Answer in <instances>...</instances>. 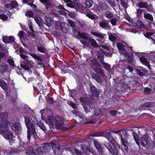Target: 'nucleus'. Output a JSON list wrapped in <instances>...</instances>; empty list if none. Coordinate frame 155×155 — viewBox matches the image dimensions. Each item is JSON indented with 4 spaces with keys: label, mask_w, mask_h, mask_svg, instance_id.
I'll return each mask as SVG.
<instances>
[{
    "label": "nucleus",
    "mask_w": 155,
    "mask_h": 155,
    "mask_svg": "<svg viewBox=\"0 0 155 155\" xmlns=\"http://www.w3.org/2000/svg\"><path fill=\"white\" fill-rule=\"evenodd\" d=\"M104 137H105L110 141L107 143L104 144V146L113 155H117L118 150L116 148V146L119 147L117 143L115 141L112 137L110 132H107L104 134Z\"/></svg>",
    "instance_id": "1"
},
{
    "label": "nucleus",
    "mask_w": 155,
    "mask_h": 155,
    "mask_svg": "<svg viewBox=\"0 0 155 155\" xmlns=\"http://www.w3.org/2000/svg\"><path fill=\"white\" fill-rule=\"evenodd\" d=\"M47 120L49 123L50 129L48 130L49 134L53 132L55 128L62 125L64 123L62 118L58 116L55 117L53 116H49L47 118Z\"/></svg>",
    "instance_id": "2"
},
{
    "label": "nucleus",
    "mask_w": 155,
    "mask_h": 155,
    "mask_svg": "<svg viewBox=\"0 0 155 155\" xmlns=\"http://www.w3.org/2000/svg\"><path fill=\"white\" fill-rule=\"evenodd\" d=\"M94 100L92 97H82L80 98L79 100L82 103V105L86 113L92 112L94 111V108L93 105Z\"/></svg>",
    "instance_id": "3"
},
{
    "label": "nucleus",
    "mask_w": 155,
    "mask_h": 155,
    "mask_svg": "<svg viewBox=\"0 0 155 155\" xmlns=\"http://www.w3.org/2000/svg\"><path fill=\"white\" fill-rule=\"evenodd\" d=\"M8 115L6 112H4L0 114V131L3 134L9 128L10 124L8 121L5 120Z\"/></svg>",
    "instance_id": "4"
},
{
    "label": "nucleus",
    "mask_w": 155,
    "mask_h": 155,
    "mask_svg": "<svg viewBox=\"0 0 155 155\" xmlns=\"http://www.w3.org/2000/svg\"><path fill=\"white\" fill-rule=\"evenodd\" d=\"M96 73L94 74L92 76V78L99 83H102L103 80L101 77L104 78L105 76L104 71V70L100 67L94 71Z\"/></svg>",
    "instance_id": "5"
},
{
    "label": "nucleus",
    "mask_w": 155,
    "mask_h": 155,
    "mask_svg": "<svg viewBox=\"0 0 155 155\" xmlns=\"http://www.w3.org/2000/svg\"><path fill=\"white\" fill-rule=\"evenodd\" d=\"M110 132L118 134L120 138L122 144L124 146L125 150L127 151V147L128 145L127 141L124 135V131L120 130L117 131H110Z\"/></svg>",
    "instance_id": "6"
},
{
    "label": "nucleus",
    "mask_w": 155,
    "mask_h": 155,
    "mask_svg": "<svg viewBox=\"0 0 155 155\" xmlns=\"http://www.w3.org/2000/svg\"><path fill=\"white\" fill-rule=\"evenodd\" d=\"M51 149V146L50 143H45L43 144L41 146L37 149L38 152L37 154H40L43 153H46L49 151Z\"/></svg>",
    "instance_id": "7"
},
{
    "label": "nucleus",
    "mask_w": 155,
    "mask_h": 155,
    "mask_svg": "<svg viewBox=\"0 0 155 155\" xmlns=\"http://www.w3.org/2000/svg\"><path fill=\"white\" fill-rule=\"evenodd\" d=\"M137 5L139 8H145L148 12H151L153 10V6L151 4L148 5L147 2H140Z\"/></svg>",
    "instance_id": "8"
},
{
    "label": "nucleus",
    "mask_w": 155,
    "mask_h": 155,
    "mask_svg": "<svg viewBox=\"0 0 155 155\" xmlns=\"http://www.w3.org/2000/svg\"><path fill=\"white\" fill-rule=\"evenodd\" d=\"M11 127L12 130L16 132L19 133L21 131V127L20 123L16 121L13 122L11 123Z\"/></svg>",
    "instance_id": "9"
},
{
    "label": "nucleus",
    "mask_w": 155,
    "mask_h": 155,
    "mask_svg": "<svg viewBox=\"0 0 155 155\" xmlns=\"http://www.w3.org/2000/svg\"><path fill=\"white\" fill-rule=\"evenodd\" d=\"M50 144L55 153L58 154L60 152L61 148L58 143H54L52 141L50 142Z\"/></svg>",
    "instance_id": "10"
},
{
    "label": "nucleus",
    "mask_w": 155,
    "mask_h": 155,
    "mask_svg": "<svg viewBox=\"0 0 155 155\" xmlns=\"http://www.w3.org/2000/svg\"><path fill=\"white\" fill-rule=\"evenodd\" d=\"M91 34L92 35L100 38V39L98 41L100 44H102L104 42V35L103 34L97 32L93 31H91Z\"/></svg>",
    "instance_id": "11"
},
{
    "label": "nucleus",
    "mask_w": 155,
    "mask_h": 155,
    "mask_svg": "<svg viewBox=\"0 0 155 155\" xmlns=\"http://www.w3.org/2000/svg\"><path fill=\"white\" fill-rule=\"evenodd\" d=\"M117 47L120 52L124 54H126L127 53V51L126 49L127 48L125 45H123L121 43H117Z\"/></svg>",
    "instance_id": "12"
},
{
    "label": "nucleus",
    "mask_w": 155,
    "mask_h": 155,
    "mask_svg": "<svg viewBox=\"0 0 155 155\" xmlns=\"http://www.w3.org/2000/svg\"><path fill=\"white\" fill-rule=\"evenodd\" d=\"M25 147V145L23 146L25 147V150L26 151V153L28 154H30L32 153L33 152L35 154H37V153L38 152L37 149L35 150H33V148L29 146Z\"/></svg>",
    "instance_id": "13"
},
{
    "label": "nucleus",
    "mask_w": 155,
    "mask_h": 155,
    "mask_svg": "<svg viewBox=\"0 0 155 155\" xmlns=\"http://www.w3.org/2000/svg\"><path fill=\"white\" fill-rule=\"evenodd\" d=\"M90 64L91 68L94 71L99 67V64L98 62L97 61L94 59L91 60V61Z\"/></svg>",
    "instance_id": "14"
},
{
    "label": "nucleus",
    "mask_w": 155,
    "mask_h": 155,
    "mask_svg": "<svg viewBox=\"0 0 155 155\" xmlns=\"http://www.w3.org/2000/svg\"><path fill=\"white\" fill-rule=\"evenodd\" d=\"M8 70V68L7 64L4 62L0 65V71L2 73L6 72Z\"/></svg>",
    "instance_id": "15"
},
{
    "label": "nucleus",
    "mask_w": 155,
    "mask_h": 155,
    "mask_svg": "<svg viewBox=\"0 0 155 155\" xmlns=\"http://www.w3.org/2000/svg\"><path fill=\"white\" fill-rule=\"evenodd\" d=\"M15 38L12 36H5L3 38V40L5 43H12L15 41Z\"/></svg>",
    "instance_id": "16"
},
{
    "label": "nucleus",
    "mask_w": 155,
    "mask_h": 155,
    "mask_svg": "<svg viewBox=\"0 0 155 155\" xmlns=\"http://www.w3.org/2000/svg\"><path fill=\"white\" fill-rule=\"evenodd\" d=\"M143 17L145 19L148 20L150 22H152L153 21V18L152 15L147 12L145 11L144 12Z\"/></svg>",
    "instance_id": "17"
},
{
    "label": "nucleus",
    "mask_w": 155,
    "mask_h": 155,
    "mask_svg": "<svg viewBox=\"0 0 155 155\" xmlns=\"http://www.w3.org/2000/svg\"><path fill=\"white\" fill-rule=\"evenodd\" d=\"M93 143L96 148L101 154L103 150V148L101 146L100 143L97 141L94 140L93 141Z\"/></svg>",
    "instance_id": "18"
},
{
    "label": "nucleus",
    "mask_w": 155,
    "mask_h": 155,
    "mask_svg": "<svg viewBox=\"0 0 155 155\" xmlns=\"http://www.w3.org/2000/svg\"><path fill=\"white\" fill-rule=\"evenodd\" d=\"M3 134L4 138L9 140L12 139L13 135V133L9 130H7L5 132V134L4 133Z\"/></svg>",
    "instance_id": "19"
},
{
    "label": "nucleus",
    "mask_w": 155,
    "mask_h": 155,
    "mask_svg": "<svg viewBox=\"0 0 155 155\" xmlns=\"http://www.w3.org/2000/svg\"><path fill=\"white\" fill-rule=\"evenodd\" d=\"M148 138L147 136L144 135L143 137H141L140 140L141 145L143 147H146L147 144V142L148 141Z\"/></svg>",
    "instance_id": "20"
},
{
    "label": "nucleus",
    "mask_w": 155,
    "mask_h": 155,
    "mask_svg": "<svg viewBox=\"0 0 155 155\" xmlns=\"http://www.w3.org/2000/svg\"><path fill=\"white\" fill-rule=\"evenodd\" d=\"M104 54H105L106 56L107 55L103 50L102 51H97V57L101 62L104 61Z\"/></svg>",
    "instance_id": "21"
},
{
    "label": "nucleus",
    "mask_w": 155,
    "mask_h": 155,
    "mask_svg": "<svg viewBox=\"0 0 155 155\" xmlns=\"http://www.w3.org/2000/svg\"><path fill=\"white\" fill-rule=\"evenodd\" d=\"M91 92L93 96H95L96 97L98 95L99 92V91L93 85H91L90 88Z\"/></svg>",
    "instance_id": "22"
},
{
    "label": "nucleus",
    "mask_w": 155,
    "mask_h": 155,
    "mask_svg": "<svg viewBox=\"0 0 155 155\" xmlns=\"http://www.w3.org/2000/svg\"><path fill=\"white\" fill-rule=\"evenodd\" d=\"M78 36L81 38L88 40L89 39V35L86 32H81L78 31Z\"/></svg>",
    "instance_id": "23"
},
{
    "label": "nucleus",
    "mask_w": 155,
    "mask_h": 155,
    "mask_svg": "<svg viewBox=\"0 0 155 155\" xmlns=\"http://www.w3.org/2000/svg\"><path fill=\"white\" fill-rule=\"evenodd\" d=\"M139 60L142 64L147 66L149 69L150 68V65L149 62L144 57H141L139 58Z\"/></svg>",
    "instance_id": "24"
},
{
    "label": "nucleus",
    "mask_w": 155,
    "mask_h": 155,
    "mask_svg": "<svg viewBox=\"0 0 155 155\" xmlns=\"http://www.w3.org/2000/svg\"><path fill=\"white\" fill-rule=\"evenodd\" d=\"M99 25L100 27L105 29H110V26L107 22L104 21L100 22Z\"/></svg>",
    "instance_id": "25"
},
{
    "label": "nucleus",
    "mask_w": 155,
    "mask_h": 155,
    "mask_svg": "<svg viewBox=\"0 0 155 155\" xmlns=\"http://www.w3.org/2000/svg\"><path fill=\"white\" fill-rule=\"evenodd\" d=\"M28 129V131L30 132L31 134L35 135L36 134V132L34 124L32 123L31 124L27 127Z\"/></svg>",
    "instance_id": "26"
},
{
    "label": "nucleus",
    "mask_w": 155,
    "mask_h": 155,
    "mask_svg": "<svg viewBox=\"0 0 155 155\" xmlns=\"http://www.w3.org/2000/svg\"><path fill=\"white\" fill-rule=\"evenodd\" d=\"M40 1L45 6L47 9L50 8L51 7L52 4L49 0H40Z\"/></svg>",
    "instance_id": "27"
},
{
    "label": "nucleus",
    "mask_w": 155,
    "mask_h": 155,
    "mask_svg": "<svg viewBox=\"0 0 155 155\" xmlns=\"http://www.w3.org/2000/svg\"><path fill=\"white\" fill-rule=\"evenodd\" d=\"M68 150L71 153H72V155H75L74 153V152H75L77 155H84L83 153L77 148H74L73 150L69 149Z\"/></svg>",
    "instance_id": "28"
},
{
    "label": "nucleus",
    "mask_w": 155,
    "mask_h": 155,
    "mask_svg": "<svg viewBox=\"0 0 155 155\" xmlns=\"http://www.w3.org/2000/svg\"><path fill=\"white\" fill-rule=\"evenodd\" d=\"M88 41L92 47L94 48H97L99 47L98 44L94 39L89 38Z\"/></svg>",
    "instance_id": "29"
},
{
    "label": "nucleus",
    "mask_w": 155,
    "mask_h": 155,
    "mask_svg": "<svg viewBox=\"0 0 155 155\" xmlns=\"http://www.w3.org/2000/svg\"><path fill=\"white\" fill-rule=\"evenodd\" d=\"M45 23L48 26H51L53 23V20L51 17H46Z\"/></svg>",
    "instance_id": "30"
},
{
    "label": "nucleus",
    "mask_w": 155,
    "mask_h": 155,
    "mask_svg": "<svg viewBox=\"0 0 155 155\" xmlns=\"http://www.w3.org/2000/svg\"><path fill=\"white\" fill-rule=\"evenodd\" d=\"M109 36V39L112 41H115L117 39V36L115 33H108Z\"/></svg>",
    "instance_id": "31"
},
{
    "label": "nucleus",
    "mask_w": 155,
    "mask_h": 155,
    "mask_svg": "<svg viewBox=\"0 0 155 155\" xmlns=\"http://www.w3.org/2000/svg\"><path fill=\"white\" fill-rule=\"evenodd\" d=\"M101 63L103 65L102 67L106 70L109 71L110 70L111 66L109 64L104 62V61H102Z\"/></svg>",
    "instance_id": "32"
},
{
    "label": "nucleus",
    "mask_w": 155,
    "mask_h": 155,
    "mask_svg": "<svg viewBox=\"0 0 155 155\" xmlns=\"http://www.w3.org/2000/svg\"><path fill=\"white\" fill-rule=\"evenodd\" d=\"M34 19L38 26L40 27L42 26L43 25V20L42 19L39 17H36L34 18Z\"/></svg>",
    "instance_id": "33"
},
{
    "label": "nucleus",
    "mask_w": 155,
    "mask_h": 155,
    "mask_svg": "<svg viewBox=\"0 0 155 155\" xmlns=\"http://www.w3.org/2000/svg\"><path fill=\"white\" fill-rule=\"evenodd\" d=\"M155 106V102H147L143 104L141 106L142 108L146 107H150Z\"/></svg>",
    "instance_id": "34"
},
{
    "label": "nucleus",
    "mask_w": 155,
    "mask_h": 155,
    "mask_svg": "<svg viewBox=\"0 0 155 155\" xmlns=\"http://www.w3.org/2000/svg\"><path fill=\"white\" fill-rule=\"evenodd\" d=\"M0 86L5 91L8 89V86L7 84L3 80H0Z\"/></svg>",
    "instance_id": "35"
},
{
    "label": "nucleus",
    "mask_w": 155,
    "mask_h": 155,
    "mask_svg": "<svg viewBox=\"0 0 155 155\" xmlns=\"http://www.w3.org/2000/svg\"><path fill=\"white\" fill-rule=\"evenodd\" d=\"M67 25V24L64 23H61V29L64 32L66 33L68 31V28H66Z\"/></svg>",
    "instance_id": "36"
},
{
    "label": "nucleus",
    "mask_w": 155,
    "mask_h": 155,
    "mask_svg": "<svg viewBox=\"0 0 155 155\" xmlns=\"http://www.w3.org/2000/svg\"><path fill=\"white\" fill-rule=\"evenodd\" d=\"M104 16L109 19L112 18L114 16L113 14L111 12L108 11H107L104 12Z\"/></svg>",
    "instance_id": "37"
},
{
    "label": "nucleus",
    "mask_w": 155,
    "mask_h": 155,
    "mask_svg": "<svg viewBox=\"0 0 155 155\" xmlns=\"http://www.w3.org/2000/svg\"><path fill=\"white\" fill-rule=\"evenodd\" d=\"M104 134L103 133L101 132H98L95 133L91 135L89 137L90 138H92L93 137L96 136V137H101L104 136Z\"/></svg>",
    "instance_id": "38"
},
{
    "label": "nucleus",
    "mask_w": 155,
    "mask_h": 155,
    "mask_svg": "<svg viewBox=\"0 0 155 155\" xmlns=\"http://www.w3.org/2000/svg\"><path fill=\"white\" fill-rule=\"evenodd\" d=\"M136 14L137 17H140L142 15L143 11L145 12V10L144 9H141L140 8L136 9Z\"/></svg>",
    "instance_id": "39"
},
{
    "label": "nucleus",
    "mask_w": 155,
    "mask_h": 155,
    "mask_svg": "<svg viewBox=\"0 0 155 155\" xmlns=\"http://www.w3.org/2000/svg\"><path fill=\"white\" fill-rule=\"evenodd\" d=\"M24 118L25 122V123L26 126L27 127L30 124L31 125L33 123L31 122L30 118L28 117H25Z\"/></svg>",
    "instance_id": "40"
},
{
    "label": "nucleus",
    "mask_w": 155,
    "mask_h": 155,
    "mask_svg": "<svg viewBox=\"0 0 155 155\" xmlns=\"http://www.w3.org/2000/svg\"><path fill=\"white\" fill-rule=\"evenodd\" d=\"M37 125L44 131H45L47 130V129L45 128L43 123H41V121H39L37 122Z\"/></svg>",
    "instance_id": "41"
},
{
    "label": "nucleus",
    "mask_w": 155,
    "mask_h": 155,
    "mask_svg": "<svg viewBox=\"0 0 155 155\" xmlns=\"http://www.w3.org/2000/svg\"><path fill=\"white\" fill-rule=\"evenodd\" d=\"M93 4V2L91 0H86L85 5L87 7L90 8Z\"/></svg>",
    "instance_id": "42"
},
{
    "label": "nucleus",
    "mask_w": 155,
    "mask_h": 155,
    "mask_svg": "<svg viewBox=\"0 0 155 155\" xmlns=\"http://www.w3.org/2000/svg\"><path fill=\"white\" fill-rule=\"evenodd\" d=\"M127 60L130 62L132 63L134 62V56L132 53H130L128 54Z\"/></svg>",
    "instance_id": "43"
},
{
    "label": "nucleus",
    "mask_w": 155,
    "mask_h": 155,
    "mask_svg": "<svg viewBox=\"0 0 155 155\" xmlns=\"http://www.w3.org/2000/svg\"><path fill=\"white\" fill-rule=\"evenodd\" d=\"M153 33L151 32H146L144 34V36L145 37L147 38H150V39H151L153 41V43H154L155 42V41L154 39L151 37H150V36L152 35Z\"/></svg>",
    "instance_id": "44"
},
{
    "label": "nucleus",
    "mask_w": 155,
    "mask_h": 155,
    "mask_svg": "<svg viewBox=\"0 0 155 155\" xmlns=\"http://www.w3.org/2000/svg\"><path fill=\"white\" fill-rule=\"evenodd\" d=\"M132 134L134 136V139L136 141L137 144L139 146L140 145L139 142H137L138 138V135L134 132H133Z\"/></svg>",
    "instance_id": "45"
},
{
    "label": "nucleus",
    "mask_w": 155,
    "mask_h": 155,
    "mask_svg": "<svg viewBox=\"0 0 155 155\" xmlns=\"http://www.w3.org/2000/svg\"><path fill=\"white\" fill-rule=\"evenodd\" d=\"M26 34L25 32L23 31H20L18 34V35L19 36L20 38L21 39L24 38V36Z\"/></svg>",
    "instance_id": "46"
},
{
    "label": "nucleus",
    "mask_w": 155,
    "mask_h": 155,
    "mask_svg": "<svg viewBox=\"0 0 155 155\" xmlns=\"http://www.w3.org/2000/svg\"><path fill=\"white\" fill-rule=\"evenodd\" d=\"M7 62L12 67H14L15 66L14 61L13 59L9 58Z\"/></svg>",
    "instance_id": "47"
},
{
    "label": "nucleus",
    "mask_w": 155,
    "mask_h": 155,
    "mask_svg": "<svg viewBox=\"0 0 155 155\" xmlns=\"http://www.w3.org/2000/svg\"><path fill=\"white\" fill-rule=\"evenodd\" d=\"M86 15L87 17H88L89 18H90L93 20L95 19V17L94 16V15H93L91 13H87L86 14Z\"/></svg>",
    "instance_id": "48"
},
{
    "label": "nucleus",
    "mask_w": 155,
    "mask_h": 155,
    "mask_svg": "<svg viewBox=\"0 0 155 155\" xmlns=\"http://www.w3.org/2000/svg\"><path fill=\"white\" fill-rule=\"evenodd\" d=\"M31 55L32 57L33 58H35L36 59H37L39 61H42V59L40 57L38 56L37 55L34 54H32Z\"/></svg>",
    "instance_id": "49"
},
{
    "label": "nucleus",
    "mask_w": 155,
    "mask_h": 155,
    "mask_svg": "<svg viewBox=\"0 0 155 155\" xmlns=\"http://www.w3.org/2000/svg\"><path fill=\"white\" fill-rule=\"evenodd\" d=\"M117 18H112L110 20V22L111 24L114 26L116 25H117Z\"/></svg>",
    "instance_id": "50"
},
{
    "label": "nucleus",
    "mask_w": 155,
    "mask_h": 155,
    "mask_svg": "<svg viewBox=\"0 0 155 155\" xmlns=\"http://www.w3.org/2000/svg\"><path fill=\"white\" fill-rule=\"evenodd\" d=\"M0 18L3 21H5L8 18V17L4 14L0 15Z\"/></svg>",
    "instance_id": "51"
},
{
    "label": "nucleus",
    "mask_w": 155,
    "mask_h": 155,
    "mask_svg": "<svg viewBox=\"0 0 155 155\" xmlns=\"http://www.w3.org/2000/svg\"><path fill=\"white\" fill-rule=\"evenodd\" d=\"M151 89L148 87H145L144 89V92L147 94H149L151 91Z\"/></svg>",
    "instance_id": "52"
},
{
    "label": "nucleus",
    "mask_w": 155,
    "mask_h": 155,
    "mask_svg": "<svg viewBox=\"0 0 155 155\" xmlns=\"http://www.w3.org/2000/svg\"><path fill=\"white\" fill-rule=\"evenodd\" d=\"M11 4L13 7V8H16L18 5L17 2L15 1H12Z\"/></svg>",
    "instance_id": "53"
},
{
    "label": "nucleus",
    "mask_w": 155,
    "mask_h": 155,
    "mask_svg": "<svg viewBox=\"0 0 155 155\" xmlns=\"http://www.w3.org/2000/svg\"><path fill=\"white\" fill-rule=\"evenodd\" d=\"M25 14L26 16L29 17H32L34 15L33 13L31 11H27Z\"/></svg>",
    "instance_id": "54"
},
{
    "label": "nucleus",
    "mask_w": 155,
    "mask_h": 155,
    "mask_svg": "<svg viewBox=\"0 0 155 155\" xmlns=\"http://www.w3.org/2000/svg\"><path fill=\"white\" fill-rule=\"evenodd\" d=\"M38 50L42 53H44L45 51V49L43 47H37Z\"/></svg>",
    "instance_id": "55"
},
{
    "label": "nucleus",
    "mask_w": 155,
    "mask_h": 155,
    "mask_svg": "<svg viewBox=\"0 0 155 155\" xmlns=\"http://www.w3.org/2000/svg\"><path fill=\"white\" fill-rule=\"evenodd\" d=\"M117 111L115 110H111L109 111V114L113 116H115L117 114Z\"/></svg>",
    "instance_id": "56"
},
{
    "label": "nucleus",
    "mask_w": 155,
    "mask_h": 155,
    "mask_svg": "<svg viewBox=\"0 0 155 155\" xmlns=\"http://www.w3.org/2000/svg\"><path fill=\"white\" fill-rule=\"evenodd\" d=\"M136 25H138L140 28H143L144 26L143 23L141 21H138L137 24H135L134 26H135Z\"/></svg>",
    "instance_id": "57"
},
{
    "label": "nucleus",
    "mask_w": 155,
    "mask_h": 155,
    "mask_svg": "<svg viewBox=\"0 0 155 155\" xmlns=\"http://www.w3.org/2000/svg\"><path fill=\"white\" fill-rule=\"evenodd\" d=\"M97 122V120L95 119H94L92 120H89V121H87L85 123V124H94Z\"/></svg>",
    "instance_id": "58"
},
{
    "label": "nucleus",
    "mask_w": 155,
    "mask_h": 155,
    "mask_svg": "<svg viewBox=\"0 0 155 155\" xmlns=\"http://www.w3.org/2000/svg\"><path fill=\"white\" fill-rule=\"evenodd\" d=\"M5 6L6 8L9 9H11L13 8V7L11 3L6 4L5 5Z\"/></svg>",
    "instance_id": "59"
},
{
    "label": "nucleus",
    "mask_w": 155,
    "mask_h": 155,
    "mask_svg": "<svg viewBox=\"0 0 155 155\" xmlns=\"http://www.w3.org/2000/svg\"><path fill=\"white\" fill-rule=\"evenodd\" d=\"M64 11V10H60L58 11V12L60 14L64 16L67 15V14Z\"/></svg>",
    "instance_id": "60"
},
{
    "label": "nucleus",
    "mask_w": 155,
    "mask_h": 155,
    "mask_svg": "<svg viewBox=\"0 0 155 155\" xmlns=\"http://www.w3.org/2000/svg\"><path fill=\"white\" fill-rule=\"evenodd\" d=\"M11 99L12 101V103L14 105H15V104L16 103V99L17 97L16 96L15 97H11Z\"/></svg>",
    "instance_id": "61"
},
{
    "label": "nucleus",
    "mask_w": 155,
    "mask_h": 155,
    "mask_svg": "<svg viewBox=\"0 0 155 155\" xmlns=\"http://www.w3.org/2000/svg\"><path fill=\"white\" fill-rule=\"evenodd\" d=\"M71 112L73 114H75L76 115H78V116L80 115V116L81 115V114L80 112L76 111V110H73Z\"/></svg>",
    "instance_id": "62"
},
{
    "label": "nucleus",
    "mask_w": 155,
    "mask_h": 155,
    "mask_svg": "<svg viewBox=\"0 0 155 155\" xmlns=\"http://www.w3.org/2000/svg\"><path fill=\"white\" fill-rule=\"evenodd\" d=\"M66 5L68 7L73 8L74 7V5L73 4V2L71 1V2H69L68 3L66 4Z\"/></svg>",
    "instance_id": "63"
},
{
    "label": "nucleus",
    "mask_w": 155,
    "mask_h": 155,
    "mask_svg": "<svg viewBox=\"0 0 155 155\" xmlns=\"http://www.w3.org/2000/svg\"><path fill=\"white\" fill-rule=\"evenodd\" d=\"M121 4L125 8H127V4L126 2L124 1H121Z\"/></svg>",
    "instance_id": "64"
}]
</instances>
